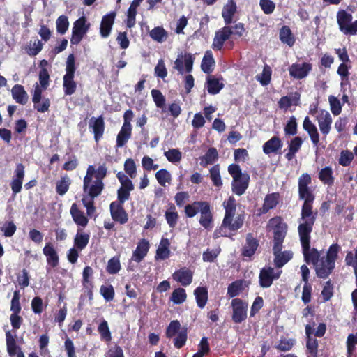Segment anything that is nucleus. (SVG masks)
Listing matches in <instances>:
<instances>
[{
	"mask_svg": "<svg viewBox=\"0 0 357 357\" xmlns=\"http://www.w3.org/2000/svg\"><path fill=\"white\" fill-rule=\"evenodd\" d=\"M187 340V330L183 328L174 340V345L175 347L181 348L186 342Z\"/></svg>",
	"mask_w": 357,
	"mask_h": 357,
	"instance_id": "obj_60",
	"label": "nucleus"
},
{
	"mask_svg": "<svg viewBox=\"0 0 357 357\" xmlns=\"http://www.w3.org/2000/svg\"><path fill=\"white\" fill-rule=\"evenodd\" d=\"M347 265L354 268L355 275H357V246L354 250V252H349L345 257Z\"/></svg>",
	"mask_w": 357,
	"mask_h": 357,
	"instance_id": "obj_59",
	"label": "nucleus"
},
{
	"mask_svg": "<svg viewBox=\"0 0 357 357\" xmlns=\"http://www.w3.org/2000/svg\"><path fill=\"white\" fill-rule=\"evenodd\" d=\"M293 257L291 251H284L275 255L274 264L280 269L286 264Z\"/></svg>",
	"mask_w": 357,
	"mask_h": 357,
	"instance_id": "obj_37",
	"label": "nucleus"
},
{
	"mask_svg": "<svg viewBox=\"0 0 357 357\" xmlns=\"http://www.w3.org/2000/svg\"><path fill=\"white\" fill-rule=\"evenodd\" d=\"M132 128L122 126L120 132L116 137V146L118 148L123 146L131 136Z\"/></svg>",
	"mask_w": 357,
	"mask_h": 357,
	"instance_id": "obj_34",
	"label": "nucleus"
},
{
	"mask_svg": "<svg viewBox=\"0 0 357 357\" xmlns=\"http://www.w3.org/2000/svg\"><path fill=\"white\" fill-rule=\"evenodd\" d=\"M195 58L190 53H180L174 63V69L176 70L179 74L183 75L185 73H190L192 70V66Z\"/></svg>",
	"mask_w": 357,
	"mask_h": 357,
	"instance_id": "obj_7",
	"label": "nucleus"
},
{
	"mask_svg": "<svg viewBox=\"0 0 357 357\" xmlns=\"http://www.w3.org/2000/svg\"><path fill=\"white\" fill-rule=\"evenodd\" d=\"M223 84L215 77H209L207 80V90L211 94H217L222 89Z\"/></svg>",
	"mask_w": 357,
	"mask_h": 357,
	"instance_id": "obj_42",
	"label": "nucleus"
},
{
	"mask_svg": "<svg viewBox=\"0 0 357 357\" xmlns=\"http://www.w3.org/2000/svg\"><path fill=\"white\" fill-rule=\"evenodd\" d=\"M149 250V243L145 239L141 240L133 251L131 260L139 263L147 255Z\"/></svg>",
	"mask_w": 357,
	"mask_h": 357,
	"instance_id": "obj_21",
	"label": "nucleus"
},
{
	"mask_svg": "<svg viewBox=\"0 0 357 357\" xmlns=\"http://www.w3.org/2000/svg\"><path fill=\"white\" fill-rule=\"evenodd\" d=\"M24 176V166L22 163H17L10 182V187L14 196L21 192Z\"/></svg>",
	"mask_w": 357,
	"mask_h": 357,
	"instance_id": "obj_10",
	"label": "nucleus"
},
{
	"mask_svg": "<svg viewBox=\"0 0 357 357\" xmlns=\"http://www.w3.org/2000/svg\"><path fill=\"white\" fill-rule=\"evenodd\" d=\"M282 273L280 269L275 270L271 266L264 267L259 273V285L262 288L270 287L273 280H278Z\"/></svg>",
	"mask_w": 357,
	"mask_h": 357,
	"instance_id": "obj_8",
	"label": "nucleus"
},
{
	"mask_svg": "<svg viewBox=\"0 0 357 357\" xmlns=\"http://www.w3.org/2000/svg\"><path fill=\"white\" fill-rule=\"evenodd\" d=\"M70 212V214L72 215V218H73L74 222L77 225L82 226V227L86 226V225L88 223V219L84 215V213L78 208L76 204H73L71 206Z\"/></svg>",
	"mask_w": 357,
	"mask_h": 357,
	"instance_id": "obj_30",
	"label": "nucleus"
},
{
	"mask_svg": "<svg viewBox=\"0 0 357 357\" xmlns=\"http://www.w3.org/2000/svg\"><path fill=\"white\" fill-rule=\"evenodd\" d=\"M321 132L323 135H328L330 132L332 123V118L330 113L324 109H320L316 116Z\"/></svg>",
	"mask_w": 357,
	"mask_h": 357,
	"instance_id": "obj_12",
	"label": "nucleus"
},
{
	"mask_svg": "<svg viewBox=\"0 0 357 357\" xmlns=\"http://www.w3.org/2000/svg\"><path fill=\"white\" fill-rule=\"evenodd\" d=\"M340 246L337 244H333L330 246L326 257H322L314 266L317 275L319 278H326L335 268V262L340 251Z\"/></svg>",
	"mask_w": 357,
	"mask_h": 357,
	"instance_id": "obj_3",
	"label": "nucleus"
},
{
	"mask_svg": "<svg viewBox=\"0 0 357 357\" xmlns=\"http://www.w3.org/2000/svg\"><path fill=\"white\" fill-rule=\"evenodd\" d=\"M280 39L283 43L287 44L289 47L293 46L294 44V39L292 36L290 29L284 26L280 31Z\"/></svg>",
	"mask_w": 357,
	"mask_h": 357,
	"instance_id": "obj_41",
	"label": "nucleus"
},
{
	"mask_svg": "<svg viewBox=\"0 0 357 357\" xmlns=\"http://www.w3.org/2000/svg\"><path fill=\"white\" fill-rule=\"evenodd\" d=\"M155 178L160 185L165 187L166 183L170 182L171 174L167 169H162L155 173Z\"/></svg>",
	"mask_w": 357,
	"mask_h": 357,
	"instance_id": "obj_51",
	"label": "nucleus"
},
{
	"mask_svg": "<svg viewBox=\"0 0 357 357\" xmlns=\"http://www.w3.org/2000/svg\"><path fill=\"white\" fill-rule=\"evenodd\" d=\"M98 331L100 334L101 338L106 340L110 341L112 339L111 333L108 326L107 321L103 320L98 327Z\"/></svg>",
	"mask_w": 357,
	"mask_h": 357,
	"instance_id": "obj_57",
	"label": "nucleus"
},
{
	"mask_svg": "<svg viewBox=\"0 0 357 357\" xmlns=\"http://www.w3.org/2000/svg\"><path fill=\"white\" fill-rule=\"evenodd\" d=\"M75 58L73 54H70L67 57L65 75L75 76Z\"/></svg>",
	"mask_w": 357,
	"mask_h": 357,
	"instance_id": "obj_58",
	"label": "nucleus"
},
{
	"mask_svg": "<svg viewBox=\"0 0 357 357\" xmlns=\"http://www.w3.org/2000/svg\"><path fill=\"white\" fill-rule=\"evenodd\" d=\"M150 37L155 41L162 43L167 40V33L162 27L158 26L151 31Z\"/></svg>",
	"mask_w": 357,
	"mask_h": 357,
	"instance_id": "obj_43",
	"label": "nucleus"
},
{
	"mask_svg": "<svg viewBox=\"0 0 357 357\" xmlns=\"http://www.w3.org/2000/svg\"><path fill=\"white\" fill-rule=\"evenodd\" d=\"M181 328V324L177 320L172 321L166 330V336L168 338H171L174 336H176L179 333V332L183 329Z\"/></svg>",
	"mask_w": 357,
	"mask_h": 357,
	"instance_id": "obj_47",
	"label": "nucleus"
},
{
	"mask_svg": "<svg viewBox=\"0 0 357 357\" xmlns=\"http://www.w3.org/2000/svg\"><path fill=\"white\" fill-rule=\"evenodd\" d=\"M202 206L199 211L201 214L199 223L206 229L212 227V214L210 211V206L206 202Z\"/></svg>",
	"mask_w": 357,
	"mask_h": 357,
	"instance_id": "obj_24",
	"label": "nucleus"
},
{
	"mask_svg": "<svg viewBox=\"0 0 357 357\" xmlns=\"http://www.w3.org/2000/svg\"><path fill=\"white\" fill-rule=\"evenodd\" d=\"M282 147V142L278 137H273L263 145V151L266 154L275 153Z\"/></svg>",
	"mask_w": 357,
	"mask_h": 357,
	"instance_id": "obj_26",
	"label": "nucleus"
},
{
	"mask_svg": "<svg viewBox=\"0 0 357 357\" xmlns=\"http://www.w3.org/2000/svg\"><path fill=\"white\" fill-rule=\"evenodd\" d=\"M244 222V217L241 215H238L235 217V218H231L229 220V222L224 224L222 222L220 233L223 230L224 228H228L229 230L236 231L241 228Z\"/></svg>",
	"mask_w": 357,
	"mask_h": 357,
	"instance_id": "obj_33",
	"label": "nucleus"
},
{
	"mask_svg": "<svg viewBox=\"0 0 357 357\" xmlns=\"http://www.w3.org/2000/svg\"><path fill=\"white\" fill-rule=\"evenodd\" d=\"M111 215L114 220L124 224L128 221V215L123 208V204L113 202L110 204Z\"/></svg>",
	"mask_w": 357,
	"mask_h": 357,
	"instance_id": "obj_17",
	"label": "nucleus"
},
{
	"mask_svg": "<svg viewBox=\"0 0 357 357\" xmlns=\"http://www.w3.org/2000/svg\"><path fill=\"white\" fill-rule=\"evenodd\" d=\"M11 94L17 103L24 105L28 102V93L22 85L15 84L11 89Z\"/></svg>",
	"mask_w": 357,
	"mask_h": 357,
	"instance_id": "obj_23",
	"label": "nucleus"
},
{
	"mask_svg": "<svg viewBox=\"0 0 357 357\" xmlns=\"http://www.w3.org/2000/svg\"><path fill=\"white\" fill-rule=\"evenodd\" d=\"M197 306L202 309L205 307L208 301V291L206 287H198L194 291Z\"/></svg>",
	"mask_w": 357,
	"mask_h": 357,
	"instance_id": "obj_31",
	"label": "nucleus"
},
{
	"mask_svg": "<svg viewBox=\"0 0 357 357\" xmlns=\"http://www.w3.org/2000/svg\"><path fill=\"white\" fill-rule=\"evenodd\" d=\"M267 227L268 230L273 231L274 241H283L286 231L280 218L276 217L271 219Z\"/></svg>",
	"mask_w": 357,
	"mask_h": 357,
	"instance_id": "obj_13",
	"label": "nucleus"
},
{
	"mask_svg": "<svg viewBox=\"0 0 357 357\" xmlns=\"http://www.w3.org/2000/svg\"><path fill=\"white\" fill-rule=\"evenodd\" d=\"M56 25L57 32L62 35L64 34L69 27L68 17L66 15L59 16L56 21Z\"/></svg>",
	"mask_w": 357,
	"mask_h": 357,
	"instance_id": "obj_50",
	"label": "nucleus"
},
{
	"mask_svg": "<svg viewBox=\"0 0 357 357\" xmlns=\"http://www.w3.org/2000/svg\"><path fill=\"white\" fill-rule=\"evenodd\" d=\"M124 171L131 178H134L137 176V167L135 161L131 159H127L124 162Z\"/></svg>",
	"mask_w": 357,
	"mask_h": 357,
	"instance_id": "obj_56",
	"label": "nucleus"
},
{
	"mask_svg": "<svg viewBox=\"0 0 357 357\" xmlns=\"http://www.w3.org/2000/svg\"><path fill=\"white\" fill-rule=\"evenodd\" d=\"M100 292L107 301L113 300L114 296V290L112 285L101 286Z\"/></svg>",
	"mask_w": 357,
	"mask_h": 357,
	"instance_id": "obj_63",
	"label": "nucleus"
},
{
	"mask_svg": "<svg viewBox=\"0 0 357 357\" xmlns=\"http://www.w3.org/2000/svg\"><path fill=\"white\" fill-rule=\"evenodd\" d=\"M215 65V61L213 54L211 51H207L202 61L201 68L205 73H210L212 72Z\"/></svg>",
	"mask_w": 357,
	"mask_h": 357,
	"instance_id": "obj_35",
	"label": "nucleus"
},
{
	"mask_svg": "<svg viewBox=\"0 0 357 357\" xmlns=\"http://www.w3.org/2000/svg\"><path fill=\"white\" fill-rule=\"evenodd\" d=\"M231 36V32L230 31V26H225L216 31L212 44L213 49L217 50H221L224 43L229 39Z\"/></svg>",
	"mask_w": 357,
	"mask_h": 357,
	"instance_id": "obj_16",
	"label": "nucleus"
},
{
	"mask_svg": "<svg viewBox=\"0 0 357 357\" xmlns=\"http://www.w3.org/2000/svg\"><path fill=\"white\" fill-rule=\"evenodd\" d=\"M89 128L92 129L94 134V139L96 142H98L102 137L105 129V123L102 117H92L89 121Z\"/></svg>",
	"mask_w": 357,
	"mask_h": 357,
	"instance_id": "obj_18",
	"label": "nucleus"
},
{
	"mask_svg": "<svg viewBox=\"0 0 357 357\" xmlns=\"http://www.w3.org/2000/svg\"><path fill=\"white\" fill-rule=\"evenodd\" d=\"M300 100L298 93H295L289 96H283L278 102L281 109L287 110L292 105H298Z\"/></svg>",
	"mask_w": 357,
	"mask_h": 357,
	"instance_id": "obj_28",
	"label": "nucleus"
},
{
	"mask_svg": "<svg viewBox=\"0 0 357 357\" xmlns=\"http://www.w3.org/2000/svg\"><path fill=\"white\" fill-rule=\"evenodd\" d=\"M232 320L236 324L243 322L247 318L248 303L240 298L231 301Z\"/></svg>",
	"mask_w": 357,
	"mask_h": 357,
	"instance_id": "obj_9",
	"label": "nucleus"
},
{
	"mask_svg": "<svg viewBox=\"0 0 357 357\" xmlns=\"http://www.w3.org/2000/svg\"><path fill=\"white\" fill-rule=\"evenodd\" d=\"M218 157V151L215 148H210L206 154L201 158L200 165L206 167L208 165L213 164Z\"/></svg>",
	"mask_w": 357,
	"mask_h": 357,
	"instance_id": "obj_39",
	"label": "nucleus"
},
{
	"mask_svg": "<svg viewBox=\"0 0 357 357\" xmlns=\"http://www.w3.org/2000/svg\"><path fill=\"white\" fill-rule=\"evenodd\" d=\"M6 349L10 356L17 355L19 351H22L21 348L17 345L15 336L10 331L6 333Z\"/></svg>",
	"mask_w": 357,
	"mask_h": 357,
	"instance_id": "obj_27",
	"label": "nucleus"
},
{
	"mask_svg": "<svg viewBox=\"0 0 357 357\" xmlns=\"http://www.w3.org/2000/svg\"><path fill=\"white\" fill-rule=\"evenodd\" d=\"M169 245V241L167 238H162L156 250L155 259L165 260L168 259L171 253Z\"/></svg>",
	"mask_w": 357,
	"mask_h": 357,
	"instance_id": "obj_25",
	"label": "nucleus"
},
{
	"mask_svg": "<svg viewBox=\"0 0 357 357\" xmlns=\"http://www.w3.org/2000/svg\"><path fill=\"white\" fill-rule=\"evenodd\" d=\"M205 202H195L192 204H188L185 208V212L188 217L192 218L197 213H199L200 208L203 206L202 204Z\"/></svg>",
	"mask_w": 357,
	"mask_h": 357,
	"instance_id": "obj_52",
	"label": "nucleus"
},
{
	"mask_svg": "<svg viewBox=\"0 0 357 357\" xmlns=\"http://www.w3.org/2000/svg\"><path fill=\"white\" fill-rule=\"evenodd\" d=\"M90 24L84 16L77 19L73 24L70 43L73 45L79 44L87 33Z\"/></svg>",
	"mask_w": 357,
	"mask_h": 357,
	"instance_id": "obj_6",
	"label": "nucleus"
},
{
	"mask_svg": "<svg viewBox=\"0 0 357 357\" xmlns=\"http://www.w3.org/2000/svg\"><path fill=\"white\" fill-rule=\"evenodd\" d=\"M352 16L345 10H340L337 14V21L340 31L344 34L354 35L357 33V20L351 22Z\"/></svg>",
	"mask_w": 357,
	"mask_h": 357,
	"instance_id": "obj_5",
	"label": "nucleus"
},
{
	"mask_svg": "<svg viewBox=\"0 0 357 357\" xmlns=\"http://www.w3.org/2000/svg\"><path fill=\"white\" fill-rule=\"evenodd\" d=\"M103 189V183L100 179H92L86 183L84 182V195L83 197H90L93 199L98 197Z\"/></svg>",
	"mask_w": 357,
	"mask_h": 357,
	"instance_id": "obj_11",
	"label": "nucleus"
},
{
	"mask_svg": "<svg viewBox=\"0 0 357 357\" xmlns=\"http://www.w3.org/2000/svg\"><path fill=\"white\" fill-rule=\"evenodd\" d=\"M279 195L277 193L270 194L266 196L264 203L260 209V213H266L270 209L276 206L278 203Z\"/></svg>",
	"mask_w": 357,
	"mask_h": 357,
	"instance_id": "obj_32",
	"label": "nucleus"
},
{
	"mask_svg": "<svg viewBox=\"0 0 357 357\" xmlns=\"http://www.w3.org/2000/svg\"><path fill=\"white\" fill-rule=\"evenodd\" d=\"M312 70V65L309 63H293L289 67V74L296 79L305 77Z\"/></svg>",
	"mask_w": 357,
	"mask_h": 357,
	"instance_id": "obj_15",
	"label": "nucleus"
},
{
	"mask_svg": "<svg viewBox=\"0 0 357 357\" xmlns=\"http://www.w3.org/2000/svg\"><path fill=\"white\" fill-rule=\"evenodd\" d=\"M271 77V69L268 66L266 65L263 69L262 73L256 76V79L261 83V85L266 86L270 83Z\"/></svg>",
	"mask_w": 357,
	"mask_h": 357,
	"instance_id": "obj_48",
	"label": "nucleus"
},
{
	"mask_svg": "<svg viewBox=\"0 0 357 357\" xmlns=\"http://www.w3.org/2000/svg\"><path fill=\"white\" fill-rule=\"evenodd\" d=\"M258 247V243L257 241L253 238L251 235H248L246 238V243L244 245L243 250V255L245 257H251L255 252L257 248Z\"/></svg>",
	"mask_w": 357,
	"mask_h": 357,
	"instance_id": "obj_36",
	"label": "nucleus"
},
{
	"mask_svg": "<svg viewBox=\"0 0 357 357\" xmlns=\"http://www.w3.org/2000/svg\"><path fill=\"white\" fill-rule=\"evenodd\" d=\"M165 155L168 161L172 163H176L181 161L182 154L177 149H171L165 152Z\"/></svg>",
	"mask_w": 357,
	"mask_h": 357,
	"instance_id": "obj_55",
	"label": "nucleus"
},
{
	"mask_svg": "<svg viewBox=\"0 0 357 357\" xmlns=\"http://www.w3.org/2000/svg\"><path fill=\"white\" fill-rule=\"evenodd\" d=\"M187 298L185 290L183 288L178 287L175 289L172 293L170 301L176 305L183 303Z\"/></svg>",
	"mask_w": 357,
	"mask_h": 357,
	"instance_id": "obj_38",
	"label": "nucleus"
},
{
	"mask_svg": "<svg viewBox=\"0 0 357 357\" xmlns=\"http://www.w3.org/2000/svg\"><path fill=\"white\" fill-rule=\"evenodd\" d=\"M43 254L47 257V262L52 267H56L59 264V256L51 243H47L43 249Z\"/></svg>",
	"mask_w": 357,
	"mask_h": 357,
	"instance_id": "obj_22",
	"label": "nucleus"
},
{
	"mask_svg": "<svg viewBox=\"0 0 357 357\" xmlns=\"http://www.w3.org/2000/svg\"><path fill=\"white\" fill-rule=\"evenodd\" d=\"M210 178L213 183V185L216 187H221L222 185V181L220 174L219 165H215L210 169Z\"/></svg>",
	"mask_w": 357,
	"mask_h": 357,
	"instance_id": "obj_54",
	"label": "nucleus"
},
{
	"mask_svg": "<svg viewBox=\"0 0 357 357\" xmlns=\"http://www.w3.org/2000/svg\"><path fill=\"white\" fill-rule=\"evenodd\" d=\"M243 281L237 280L232 282L229 285L227 289V295L231 297H235L240 294V293L243 291Z\"/></svg>",
	"mask_w": 357,
	"mask_h": 357,
	"instance_id": "obj_49",
	"label": "nucleus"
},
{
	"mask_svg": "<svg viewBox=\"0 0 357 357\" xmlns=\"http://www.w3.org/2000/svg\"><path fill=\"white\" fill-rule=\"evenodd\" d=\"M43 46L42 42L39 40H36L33 42L30 41L26 49V53L30 56H36L41 51Z\"/></svg>",
	"mask_w": 357,
	"mask_h": 357,
	"instance_id": "obj_53",
	"label": "nucleus"
},
{
	"mask_svg": "<svg viewBox=\"0 0 357 357\" xmlns=\"http://www.w3.org/2000/svg\"><path fill=\"white\" fill-rule=\"evenodd\" d=\"M303 127L308 133L313 145L314 146H317L319 142V135L316 126L312 122L308 116H306L304 119Z\"/></svg>",
	"mask_w": 357,
	"mask_h": 357,
	"instance_id": "obj_20",
	"label": "nucleus"
},
{
	"mask_svg": "<svg viewBox=\"0 0 357 357\" xmlns=\"http://www.w3.org/2000/svg\"><path fill=\"white\" fill-rule=\"evenodd\" d=\"M311 183V177L308 174H303L298 179L299 197L304 200L301 209L299 225L314 224L317 212L312 211V203L314 197L308 187Z\"/></svg>",
	"mask_w": 357,
	"mask_h": 357,
	"instance_id": "obj_1",
	"label": "nucleus"
},
{
	"mask_svg": "<svg viewBox=\"0 0 357 357\" xmlns=\"http://www.w3.org/2000/svg\"><path fill=\"white\" fill-rule=\"evenodd\" d=\"M236 11V4L234 0H228L227 4L223 7L222 16L225 22L229 24L231 22L234 15Z\"/></svg>",
	"mask_w": 357,
	"mask_h": 357,
	"instance_id": "obj_29",
	"label": "nucleus"
},
{
	"mask_svg": "<svg viewBox=\"0 0 357 357\" xmlns=\"http://www.w3.org/2000/svg\"><path fill=\"white\" fill-rule=\"evenodd\" d=\"M314 224L299 225L298 231L302 246L305 261L307 263H312L314 266L320 259V254L315 248H310V234L312 231Z\"/></svg>",
	"mask_w": 357,
	"mask_h": 357,
	"instance_id": "obj_2",
	"label": "nucleus"
},
{
	"mask_svg": "<svg viewBox=\"0 0 357 357\" xmlns=\"http://www.w3.org/2000/svg\"><path fill=\"white\" fill-rule=\"evenodd\" d=\"M116 177L121 185V188L128 190L130 192L134 190V185L132 181L125 173L119 172L116 174Z\"/></svg>",
	"mask_w": 357,
	"mask_h": 357,
	"instance_id": "obj_45",
	"label": "nucleus"
},
{
	"mask_svg": "<svg viewBox=\"0 0 357 357\" xmlns=\"http://www.w3.org/2000/svg\"><path fill=\"white\" fill-rule=\"evenodd\" d=\"M165 219L169 227L174 228L178 219V213L175 211L168 210L165 212Z\"/></svg>",
	"mask_w": 357,
	"mask_h": 357,
	"instance_id": "obj_62",
	"label": "nucleus"
},
{
	"mask_svg": "<svg viewBox=\"0 0 357 357\" xmlns=\"http://www.w3.org/2000/svg\"><path fill=\"white\" fill-rule=\"evenodd\" d=\"M74 77L70 75L63 76V89L66 95H72L75 92L77 84L74 81Z\"/></svg>",
	"mask_w": 357,
	"mask_h": 357,
	"instance_id": "obj_40",
	"label": "nucleus"
},
{
	"mask_svg": "<svg viewBox=\"0 0 357 357\" xmlns=\"http://www.w3.org/2000/svg\"><path fill=\"white\" fill-rule=\"evenodd\" d=\"M193 272L186 268L182 267L172 274V278L182 286L187 287L192 282Z\"/></svg>",
	"mask_w": 357,
	"mask_h": 357,
	"instance_id": "obj_14",
	"label": "nucleus"
},
{
	"mask_svg": "<svg viewBox=\"0 0 357 357\" xmlns=\"http://www.w3.org/2000/svg\"><path fill=\"white\" fill-rule=\"evenodd\" d=\"M121 269L120 261L118 258L113 257L109 260L107 271L110 274H115Z\"/></svg>",
	"mask_w": 357,
	"mask_h": 357,
	"instance_id": "obj_64",
	"label": "nucleus"
},
{
	"mask_svg": "<svg viewBox=\"0 0 357 357\" xmlns=\"http://www.w3.org/2000/svg\"><path fill=\"white\" fill-rule=\"evenodd\" d=\"M319 178L324 184L332 185L333 183L332 169L329 167L322 169L319 174Z\"/></svg>",
	"mask_w": 357,
	"mask_h": 357,
	"instance_id": "obj_46",
	"label": "nucleus"
},
{
	"mask_svg": "<svg viewBox=\"0 0 357 357\" xmlns=\"http://www.w3.org/2000/svg\"><path fill=\"white\" fill-rule=\"evenodd\" d=\"M228 172L233 178L232 190L237 195H243L248 188L250 176L242 173L238 165L232 164L228 167Z\"/></svg>",
	"mask_w": 357,
	"mask_h": 357,
	"instance_id": "obj_4",
	"label": "nucleus"
},
{
	"mask_svg": "<svg viewBox=\"0 0 357 357\" xmlns=\"http://www.w3.org/2000/svg\"><path fill=\"white\" fill-rule=\"evenodd\" d=\"M151 96L157 107L163 108L165 104V98L162 93L159 90L153 89Z\"/></svg>",
	"mask_w": 357,
	"mask_h": 357,
	"instance_id": "obj_61",
	"label": "nucleus"
},
{
	"mask_svg": "<svg viewBox=\"0 0 357 357\" xmlns=\"http://www.w3.org/2000/svg\"><path fill=\"white\" fill-rule=\"evenodd\" d=\"M116 13L112 12L103 16L100 28V33L102 38H107L111 32Z\"/></svg>",
	"mask_w": 357,
	"mask_h": 357,
	"instance_id": "obj_19",
	"label": "nucleus"
},
{
	"mask_svg": "<svg viewBox=\"0 0 357 357\" xmlns=\"http://www.w3.org/2000/svg\"><path fill=\"white\" fill-rule=\"evenodd\" d=\"M89 238V234L78 231L74 239L75 245L79 250H82L87 245Z\"/></svg>",
	"mask_w": 357,
	"mask_h": 357,
	"instance_id": "obj_44",
	"label": "nucleus"
}]
</instances>
